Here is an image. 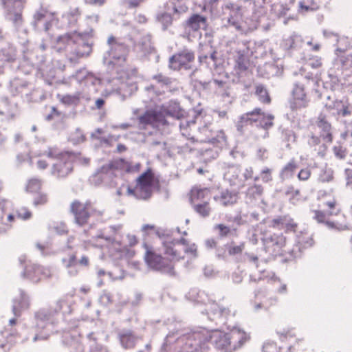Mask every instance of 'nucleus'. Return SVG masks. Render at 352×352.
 Returning a JSON list of instances; mask_svg holds the SVG:
<instances>
[{"mask_svg":"<svg viewBox=\"0 0 352 352\" xmlns=\"http://www.w3.org/2000/svg\"><path fill=\"white\" fill-rule=\"evenodd\" d=\"M164 254L168 258L156 254L153 248L144 244L146 249L144 259L147 265L156 270L166 273L170 276L175 275L173 261L184 258L186 254L196 255L197 248L194 243H190L185 239L179 241H168L163 243Z\"/></svg>","mask_w":352,"mask_h":352,"instance_id":"obj_1","label":"nucleus"},{"mask_svg":"<svg viewBox=\"0 0 352 352\" xmlns=\"http://www.w3.org/2000/svg\"><path fill=\"white\" fill-rule=\"evenodd\" d=\"M318 199L320 209L314 211V218L318 223H324L327 226V222L333 221L345 214L340 213L339 202L332 192H320Z\"/></svg>","mask_w":352,"mask_h":352,"instance_id":"obj_2","label":"nucleus"},{"mask_svg":"<svg viewBox=\"0 0 352 352\" xmlns=\"http://www.w3.org/2000/svg\"><path fill=\"white\" fill-rule=\"evenodd\" d=\"M69 211L74 216V223L80 226L89 223L91 217H100L103 212L98 210L90 200L84 202L74 199L70 204Z\"/></svg>","mask_w":352,"mask_h":352,"instance_id":"obj_3","label":"nucleus"},{"mask_svg":"<svg viewBox=\"0 0 352 352\" xmlns=\"http://www.w3.org/2000/svg\"><path fill=\"white\" fill-rule=\"evenodd\" d=\"M56 45L58 52L63 50H71L69 53L66 54L67 59L71 63H77L80 58L89 56L91 52V47L87 43L82 42L76 44L70 34L60 36Z\"/></svg>","mask_w":352,"mask_h":352,"instance_id":"obj_4","label":"nucleus"},{"mask_svg":"<svg viewBox=\"0 0 352 352\" xmlns=\"http://www.w3.org/2000/svg\"><path fill=\"white\" fill-rule=\"evenodd\" d=\"M265 252L274 257L283 256L289 252L287 238L283 234L274 233L263 239Z\"/></svg>","mask_w":352,"mask_h":352,"instance_id":"obj_5","label":"nucleus"},{"mask_svg":"<svg viewBox=\"0 0 352 352\" xmlns=\"http://www.w3.org/2000/svg\"><path fill=\"white\" fill-rule=\"evenodd\" d=\"M278 342L268 341L263 346V352H292V345L289 340L295 335L292 329L278 331Z\"/></svg>","mask_w":352,"mask_h":352,"instance_id":"obj_6","label":"nucleus"},{"mask_svg":"<svg viewBox=\"0 0 352 352\" xmlns=\"http://www.w3.org/2000/svg\"><path fill=\"white\" fill-rule=\"evenodd\" d=\"M195 56L194 52L188 49L173 54L169 59V67L173 70H189L193 67Z\"/></svg>","mask_w":352,"mask_h":352,"instance_id":"obj_7","label":"nucleus"},{"mask_svg":"<svg viewBox=\"0 0 352 352\" xmlns=\"http://www.w3.org/2000/svg\"><path fill=\"white\" fill-rule=\"evenodd\" d=\"M74 155L68 152H64L60 160L56 161L52 167V174L58 178L68 176L73 170Z\"/></svg>","mask_w":352,"mask_h":352,"instance_id":"obj_8","label":"nucleus"},{"mask_svg":"<svg viewBox=\"0 0 352 352\" xmlns=\"http://www.w3.org/2000/svg\"><path fill=\"white\" fill-rule=\"evenodd\" d=\"M309 99L307 97L304 85L297 83L295 85L292 96L289 100V107L292 111H298L307 108L309 106Z\"/></svg>","mask_w":352,"mask_h":352,"instance_id":"obj_9","label":"nucleus"},{"mask_svg":"<svg viewBox=\"0 0 352 352\" xmlns=\"http://www.w3.org/2000/svg\"><path fill=\"white\" fill-rule=\"evenodd\" d=\"M24 276L33 283H38L43 279L52 277V271L50 268L36 264H30L25 267Z\"/></svg>","mask_w":352,"mask_h":352,"instance_id":"obj_10","label":"nucleus"},{"mask_svg":"<svg viewBox=\"0 0 352 352\" xmlns=\"http://www.w3.org/2000/svg\"><path fill=\"white\" fill-rule=\"evenodd\" d=\"M138 121L140 129H145L147 125L155 127L160 124H167L164 114L161 111L155 110L146 111L143 115L139 116Z\"/></svg>","mask_w":352,"mask_h":352,"instance_id":"obj_11","label":"nucleus"},{"mask_svg":"<svg viewBox=\"0 0 352 352\" xmlns=\"http://www.w3.org/2000/svg\"><path fill=\"white\" fill-rule=\"evenodd\" d=\"M270 226L274 229L284 230L286 233L296 232L298 223L289 215H280L272 219Z\"/></svg>","mask_w":352,"mask_h":352,"instance_id":"obj_12","label":"nucleus"},{"mask_svg":"<svg viewBox=\"0 0 352 352\" xmlns=\"http://www.w3.org/2000/svg\"><path fill=\"white\" fill-rule=\"evenodd\" d=\"M108 44L110 45V54L113 59L125 61L129 49L126 44L118 41L115 36L108 38Z\"/></svg>","mask_w":352,"mask_h":352,"instance_id":"obj_13","label":"nucleus"},{"mask_svg":"<svg viewBox=\"0 0 352 352\" xmlns=\"http://www.w3.org/2000/svg\"><path fill=\"white\" fill-rule=\"evenodd\" d=\"M210 189L209 188H200L194 186L188 193L189 201L191 206L210 199Z\"/></svg>","mask_w":352,"mask_h":352,"instance_id":"obj_14","label":"nucleus"},{"mask_svg":"<svg viewBox=\"0 0 352 352\" xmlns=\"http://www.w3.org/2000/svg\"><path fill=\"white\" fill-rule=\"evenodd\" d=\"M210 340L217 350L221 352H232L227 333L215 331L210 336Z\"/></svg>","mask_w":352,"mask_h":352,"instance_id":"obj_15","label":"nucleus"},{"mask_svg":"<svg viewBox=\"0 0 352 352\" xmlns=\"http://www.w3.org/2000/svg\"><path fill=\"white\" fill-rule=\"evenodd\" d=\"M227 335L232 351L240 347L248 339L247 333L239 329H232Z\"/></svg>","mask_w":352,"mask_h":352,"instance_id":"obj_16","label":"nucleus"},{"mask_svg":"<svg viewBox=\"0 0 352 352\" xmlns=\"http://www.w3.org/2000/svg\"><path fill=\"white\" fill-rule=\"evenodd\" d=\"M118 340L124 349H133L135 347L138 338L131 330H122L118 335Z\"/></svg>","mask_w":352,"mask_h":352,"instance_id":"obj_17","label":"nucleus"},{"mask_svg":"<svg viewBox=\"0 0 352 352\" xmlns=\"http://www.w3.org/2000/svg\"><path fill=\"white\" fill-rule=\"evenodd\" d=\"M30 307V301L29 297L24 293H21L20 296L15 298L12 307L13 314L16 317H19L21 313L27 310Z\"/></svg>","mask_w":352,"mask_h":352,"instance_id":"obj_18","label":"nucleus"},{"mask_svg":"<svg viewBox=\"0 0 352 352\" xmlns=\"http://www.w3.org/2000/svg\"><path fill=\"white\" fill-rule=\"evenodd\" d=\"M25 4H12L8 8L7 14L9 20L14 25H21L23 22V11Z\"/></svg>","mask_w":352,"mask_h":352,"instance_id":"obj_19","label":"nucleus"},{"mask_svg":"<svg viewBox=\"0 0 352 352\" xmlns=\"http://www.w3.org/2000/svg\"><path fill=\"white\" fill-rule=\"evenodd\" d=\"M214 200L224 207L235 204L238 201V194L228 190H223L219 195L214 197Z\"/></svg>","mask_w":352,"mask_h":352,"instance_id":"obj_20","label":"nucleus"},{"mask_svg":"<svg viewBox=\"0 0 352 352\" xmlns=\"http://www.w3.org/2000/svg\"><path fill=\"white\" fill-rule=\"evenodd\" d=\"M321 0H301L299 2L298 12L305 14L319 9Z\"/></svg>","mask_w":352,"mask_h":352,"instance_id":"obj_21","label":"nucleus"},{"mask_svg":"<svg viewBox=\"0 0 352 352\" xmlns=\"http://www.w3.org/2000/svg\"><path fill=\"white\" fill-rule=\"evenodd\" d=\"M206 18L198 14H194L186 21V26L193 32H197L201 25H206Z\"/></svg>","mask_w":352,"mask_h":352,"instance_id":"obj_22","label":"nucleus"},{"mask_svg":"<svg viewBox=\"0 0 352 352\" xmlns=\"http://www.w3.org/2000/svg\"><path fill=\"white\" fill-rule=\"evenodd\" d=\"M153 182V174L151 170L142 173L138 179V186L142 190H148L152 186Z\"/></svg>","mask_w":352,"mask_h":352,"instance_id":"obj_23","label":"nucleus"},{"mask_svg":"<svg viewBox=\"0 0 352 352\" xmlns=\"http://www.w3.org/2000/svg\"><path fill=\"white\" fill-rule=\"evenodd\" d=\"M35 318L38 326L43 327L47 324L53 323V315L49 311L40 310L36 313Z\"/></svg>","mask_w":352,"mask_h":352,"instance_id":"obj_24","label":"nucleus"},{"mask_svg":"<svg viewBox=\"0 0 352 352\" xmlns=\"http://www.w3.org/2000/svg\"><path fill=\"white\" fill-rule=\"evenodd\" d=\"M192 208L196 213L204 218L209 217L212 212L210 200L208 199L192 206Z\"/></svg>","mask_w":352,"mask_h":352,"instance_id":"obj_25","label":"nucleus"},{"mask_svg":"<svg viewBox=\"0 0 352 352\" xmlns=\"http://www.w3.org/2000/svg\"><path fill=\"white\" fill-rule=\"evenodd\" d=\"M235 68L240 72H245L248 68L249 60L243 52L238 51L235 57Z\"/></svg>","mask_w":352,"mask_h":352,"instance_id":"obj_26","label":"nucleus"},{"mask_svg":"<svg viewBox=\"0 0 352 352\" xmlns=\"http://www.w3.org/2000/svg\"><path fill=\"white\" fill-rule=\"evenodd\" d=\"M245 248V243L241 242L236 244L234 241L226 245V250L229 256H236L241 254Z\"/></svg>","mask_w":352,"mask_h":352,"instance_id":"obj_27","label":"nucleus"},{"mask_svg":"<svg viewBox=\"0 0 352 352\" xmlns=\"http://www.w3.org/2000/svg\"><path fill=\"white\" fill-rule=\"evenodd\" d=\"M262 115V110L260 108H256L253 111L245 113L242 116V120L246 123L252 124L258 122Z\"/></svg>","mask_w":352,"mask_h":352,"instance_id":"obj_28","label":"nucleus"},{"mask_svg":"<svg viewBox=\"0 0 352 352\" xmlns=\"http://www.w3.org/2000/svg\"><path fill=\"white\" fill-rule=\"evenodd\" d=\"M42 181L37 178H32L28 180L26 185V190L30 193H37L41 192Z\"/></svg>","mask_w":352,"mask_h":352,"instance_id":"obj_29","label":"nucleus"},{"mask_svg":"<svg viewBox=\"0 0 352 352\" xmlns=\"http://www.w3.org/2000/svg\"><path fill=\"white\" fill-rule=\"evenodd\" d=\"M61 261L65 267H72L73 266H75L76 264L77 263L76 255L74 252H65L63 254Z\"/></svg>","mask_w":352,"mask_h":352,"instance_id":"obj_30","label":"nucleus"},{"mask_svg":"<svg viewBox=\"0 0 352 352\" xmlns=\"http://www.w3.org/2000/svg\"><path fill=\"white\" fill-rule=\"evenodd\" d=\"M47 194L44 192H39L35 193L33 197L32 203L36 207L42 206L47 204L48 202Z\"/></svg>","mask_w":352,"mask_h":352,"instance_id":"obj_31","label":"nucleus"},{"mask_svg":"<svg viewBox=\"0 0 352 352\" xmlns=\"http://www.w3.org/2000/svg\"><path fill=\"white\" fill-rule=\"evenodd\" d=\"M256 94L258 96L259 100L265 104H269L271 102V98L269 96L267 91L261 85H258L256 87Z\"/></svg>","mask_w":352,"mask_h":352,"instance_id":"obj_32","label":"nucleus"},{"mask_svg":"<svg viewBox=\"0 0 352 352\" xmlns=\"http://www.w3.org/2000/svg\"><path fill=\"white\" fill-rule=\"evenodd\" d=\"M211 311L214 315H217L218 317L227 318L231 315V310L229 307H221L217 305H214L211 308Z\"/></svg>","mask_w":352,"mask_h":352,"instance_id":"obj_33","label":"nucleus"},{"mask_svg":"<svg viewBox=\"0 0 352 352\" xmlns=\"http://www.w3.org/2000/svg\"><path fill=\"white\" fill-rule=\"evenodd\" d=\"M274 118V117L273 116L265 115V113L263 112V115L261 116L260 120L258 121L259 125L261 126V128L267 130L273 126Z\"/></svg>","mask_w":352,"mask_h":352,"instance_id":"obj_34","label":"nucleus"},{"mask_svg":"<svg viewBox=\"0 0 352 352\" xmlns=\"http://www.w3.org/2000/svg\"><path fill=\"white\" fill-rule=\"evenodd\" d=\"M317 126L322 129L323 132H328L331 129V124L327 121V116L320 113L318 117Z\"/></svg>","mask_w":352,"mask_h":352,"instance_id":"obj_35","label":"nucleus"},{"mask_svg":"<svg viewBox=\"0 0 352 352\" xmlns=\"http://www.w3.org/2000/svg\"><path fill=\"white\" fill-rule=\"evenodd\" d=\"M298 168V164L294 159L291 160L281 170L282 175H290L292 176L296 168Z\"/></svg>","mask_w":352,"mask_h":352,"instance_id":"obj_36","label":"nucleus"},{"mask_svg":"<svg viewBox=\"0 0 352 352\" xmlns=\"http://www.w3.org/2000/svg\"><path fill=\"white\" fill-rule=\"evenodd\" d=\"M263 188L261 185L254 184L248 188L247 194L252 198L261 196L263 194Z\"/></svg>","mask_w":352,"mask_h":352,"instance_id":"obj_37","label":"nucleus"},{"mask_svg":"<svg viewBox=\"0 0 352 352\" xmlns=\"http://www.w3.org/2000/svg\"><path fill=\"white\" fill-rule=\"evenodd\" d=\"M52 16V13L45 9H41L34 14V21L36 23L43 21L44 19H51Z\"/></svg>","mask_w":352,"mask_h":352,"instance_id":"obj_38","label":"nucleus"},{"mask_svg":"<svg viewBox=\"0 0 352 352\" xmlns=\"http://www.w3.org/2000/svg\"><path fill=\"white\" fill-rule=\"evenodd\" d=\"M16 216L22 220H28L32 217V212L25 207L21 208L16 211Z\"/></svg>","mask_w":352,"mask_h":352,"instance_id":"obj_39","label":"nucleus"},{"mask_svg":"<svg viewBox=\"0 0 352 352\" xmlns=\"http://www.w3.org/2000/svg\"><path fill=\"white\" fill-rule=\"evenodd\" d=\"M214 228L218 230L221 237H226L231 233L230 228L222 223L216 225Z\"/></svg>","mask_w":352,"mask_h":352,"instance_id":"obj_40","label":"nucleus"},{"mask_svg":"<svg viewBox=\"0 0 352 352\" xmlns=\"http://www.w3.org/2000/svg\"><path fill=\"white\" fill-rule=\"evenodd\" d=\"M64 152H59L55 148H49L47 151L45 152V155L48 157L56 160V161L60 160V156Z\"/></svg>","mask_w":352,"mask_h":352,"instance_id":"obj_41","label":"nucleus"},{"mask_svg":"<svg viewBox=\"0 0 352 352\" xmlns=\"http://www.w3.org/2000/svg\"><path fill=\"white\" fill-rule=\"evenodd\" d=\"M311 176V171L310 170L309 168L307 167V168H302L297 177H298V179L300 180V181H302V182H305V181H307Z\"/></svg>","mask_w":352,"mask_h":352,"instance_id":"obj_42","label":"nucleus"},{"mask_svg":"<svg viewBox=\"0 0 352 352\" xmlns=\"http://www.w3.org/2000/svg\"><path fill=\"white\" fill-rule=\"evenodd\" d=\"M276 301V299H273V298L265 299L262 302L256 304L255 308L256 309L264 308L265 309H268L275 304Z\"/></svg>","mask_w":352,"mask_h":352,"instance_id":"obj_43","label":"nucleus"},{"mask_svg":"<svg viewBox=\"0 0 352 352\" xmlns=\"http://www.w3.org/2000/svg\"><path fill=\"white\" fill-rule=\"evenodd\" d=\"M153 78L163 85L168 86L171 83L170 79L162 74L155 75Z\"/></svg>","mask_w":352,"mask_h":352,"instance_id":"obj_44","label":"nucleus"},{"mask_svg":"<svg viewBox=\"0 0 352 352\" xmlns=\"http://www.w3.org/2000/svg\"><path fill=\"white\" fill-rule=\"evenodd\" d=\"M261 175L263 182L267 183L272 180V170L268 168L263 169Z\"/></svg>","mask_w":352,"mask_h":352,"instance_id":"obj_45","label":"nucleus"},{"mask_svg":"<svg viewBox=\"0 0 352 352\" xmlns=\"http://www.w3.org/2000/svg\"><path fill=\"white\" fill-rule=\"evenodd\" d=\"M272 283L274 285H279V287L276 289V292L279 294H285L287 292V285L281 283L279 279L272 280Z\"/></svg>","mask_w":352,"mask_h":352,"instance_id":"obj_46","label":"nucleus"},{"mask_svg":"<svg viewBox=\"0 0 352 352\" xmlns=\"http://www.w3.org/2000/svg\"><path fill=\"white\" fill-rule=\"evenodd\" d=\"M116 163L118 166H120L122 168H124L126 172H131L133 170L131 164L123 159H120L119 160L116 161Z\"/></svg>","mask_w":352,"mask_h":352,"instance_id":"obj_47","label":"nucleus"},{"mask_svg":"<svg viewBox=\"0 0 352 352\" xmlns=\"http://www.w3.org/2000/svg\"><path fill=\"white\" fill-rule=\"evenodd\" d=\"M192 348V343L190 339L186 342L185 346L180 352H198L196 348Z\"/></svg>","mask_w":352,"mask_h":352,"instance_id":"obj_48","label":"nucleus"},{"mask_svg":"<svg viewBox=\"0 0 352 352\" xmlns=\"http://www.w3.org/2000/svg\"><path fill=\"white\" fill-rule=\"evenodd\" d=\"M61 102L66 104H72L76 100V98L72 96L66 95L62 97Z\"/></svg>","mask_w":352,"mask_h":352,"instance_id":"obj_49","label":"nucleus"},{"mask_svg":"<svg viewBox=\"0 0 352 352\" xmlns=\"http://www.w3.org/2000/svg\"><path fill=\"white\" fill-rule=\"evenodd\" d=\"M346 186L352 190V170L351 169H346Z\"/></svg>","mask_w":352,"mask_h":352,"instance_id":"obj_50","label":"nucleus"},{"mask_svg":"<svg viewBox=\"0 0 352 352\" xmlns=\"http://www.w3.org/2000/svg\"><path fill=\"white\" fill-rule=\"evenodd\" d=\"M12 345L11 344H9L5 341L3 333L0 332V348H6L8 350H10L12 348Z\"/></svg>","mask_w":352,"mask_h":352,"instance_id":"obj_51","label":"nucleus"},{"mask_svg":"<svg viewBox=\"0 0 352 352\" xmlns=\"http://www.w3.org/2000/svg\"><path fill=\"white\" fill-rule=\"evenodd\" d=\"M300 194V190L298 189H294L293 186H289L286 192V195H291L292 197H294L295 196H299Z\"/></svg>","mask_w":352,"mask_h":352,"instance_id":"obj_52","label":"nucleus"},{"mask_svg":"<svg viewBox=\"0 0 352 352\" xmlns=\"http://www.w3.org/2000/svg\"><path fill=\"white\" fill-rule=\"evenodd\" d=\"M333 151L336 155L340 158H344L345 157V152L341 146H335L333 148Z\"/></svg>","mask_w":352,"mask_h":352,"instance_id":"obj_53","label":"nucleus"},{"mask_svg":"<svg viewBox=\"0 0 352 352\" xmlns=\"http://www.w3.org/2000/svg\"><path fill=\"white\" fill-rule=\"evenodd\" d=\"M62 116V113L60 112L56 108L52 107V112L47 116L48 120H51L55 117H60Z\"/></svg>","mask_w":352,"mask_h":352,"instance_id":"obj_54","label":"nucleus"},{"mask_svg":"<svg viewBox=\"0 0 352 352\" xmlns=\"http://www.w3.org/2000/svg\"><path fill=\"white\" fill-rule=\"evenodd\" d=\"M36 166H37L38 168H39L40 170H45L47 168L48 163L47 162L46 160H39L36 162Z\"/></svg>","mask_w":352,"mask_h":352,"instance_id":"obj_55","label":"nucleus"},{"mask_svg":"<svg viewBox=\"0 0 352 352\" xmlns=\"http://www.w3.org/2000/svg\"><path fill=\"white\" fill-rule=\"evenodd\" d=\"M86 2L91 5L101 6L104 4L106 0H85Z\"/></svg>","mask_w":352,"mask_h":352,"instance_id":"obj_56","label":"nucleus"},{"mask_svg":"<svg viewBox=\"0 0 352 352\" xmlns=\"http://www.w3.org/2000/svg\"><path fill=\"white\" fill-rule=\"evenodd\" d=\"M310 65L312 68H318L322 66V62L320 58H317L310 63Z\"/></svg>","mask_w":352,"mask_h":352,"instance_id":"obj_57","label":"nucleus"},{"mask_svg":"<svg viewBox=\"0 0 352 352\" xmlns=\"http://www.w3.org/2000/svg\"><path fill=\"white\" fill-rule=\"evenodd\" d=\"M124 1L129 5L130 7H137L141 0H124Z\"/></svg>","mask_w":352,"mask_h":352,"instance_id":"obj_58","label":"nucleus"},{"mask_svg":"<svg viewBox=\"0 0 352 352\" xmlns=\"http://www.w3.org/2000/svg\"><path fill=\"white\" fill-rule=\"evenodd\" d=\"M89 258L86 256H83L79 260V263L83 266H87L89 265Z\"/></svg>","mask_w":352,"mask_h":352,"instance_id":"obj_59","label":"nucleus"},{"mask_svg":"<svg viewBox=\"0 0 352 352\" xmlns=\"http://www.w3.org/2000/svg\"><path fill=\"white\" fill-rule=\"evenodd\" d=\"M324 138L329 142H331L333 140V135L331 133V131L328 132H324Z\"/></svg>","mask_w":352,"mask_h":352,"instance_id":"obj_60","label":"nucleus"},{"mask_svg":"<svg viewBox=\"0 0 352 352\" xmlns=\"http://www.w3.org/2000/svg\"><path fill=\"white\" fill-rule=\"evenodd\" d=\"M128 239L131 246H133L138 243V239L135 236H128Z\"/></svg>","mask_w":352,"mask_h":352,"instance_id":"obj_61","label":"nucleus"},{"mask_svg":"<svg viewBox=\"0 0 352 352\" xmlns=\"http://www.w3.org/2000/svg\"><path fill=\"white\" fill-rule=\"evenodd\" d=\"M104 104V100L102 98H98L96 101V106L98 109H101Z\"/></svg>","mask_w":352,"mask_h":352,"instance_id":"obj_62","label":"nucleus"},{"mask_svg":"<svg viewBox=\"0 0 352 352\" xmlns=\"http://www.w3.org/2000/svg\"><path fill=\"white\" fill-rule=\"evenodd\" d=\"M228 23L235 27L237 30H240L241 29V27L239 26V25L238 24L237 22L234 21H232V19H228Z\"/></svg>","mask_w":352,"mask_h":352,"instance_id":"obj_63","label":"nucleus"},{"mask_svg":"<svg viewBox=\"0 0 352 352\" xmlns=\"http://www.w3.org/2000/svg\"><path fill=\"white\" fill-rule=\"evenodd\" d=\"M14 219H15V216L12 214H10L8 217H7V220L8 222L10 223H12L14 221Z\"/></svg>","mask_w":352,"mask_h":352,"instance_id":"obj_64","label":"nucleus"}]
</instances>
